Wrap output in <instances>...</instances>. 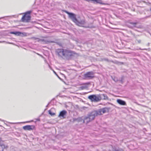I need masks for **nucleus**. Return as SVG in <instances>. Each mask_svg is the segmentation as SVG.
<instances>
[{
  "mask_svg": "<svg viewBox=\"0 0 151 151\" xmlns=\"http://www.w3.org/2000/svg\"><path fill=\"white\" fill-rule=\"evenodd\" d=\"M63 12L68 15L69 17L76 25L80 27H84V25L86 23L84 19H81L80 17H78V18L77 19L74 14L69 13L66 10H64Z\"/></svg>",
  "mask_w": 151,
  "mask_h": 151,
  "instance_id": "obj_1",
  "label": "nucleus"
},
{
  "mask_svg": "<svg viewBox=\"0 0 151 151\" xmlns=\"http://www.w3.org/2000/svg\"><path fill=\"white\" fill-rule=\"evenodd\" d=\"M57 53L58 55L62 58L68 57H71L77 54V53L74 51L63 49H58Z\"/></svg>",
  "mask_w": 151,
  "mask_h": 151,
  "instance_id": "obj_2",
  "label": "nucleus"
},
{
  "mask_svg": "<svg viewBox=\"0 0 151 151\" xmlns=\"http://www.w3.org/2000/svg\"><path fill=\"white\" fill-rule=\"evenodd\" d=\"M108 111V109L106 108H104L97 111H95L88 116L91 121L93 120L96 116L100 115Z\"/></svg>",
  "mask_w": 151,
  "mask_h": 151,
  "instance_id": "obj_3",
  "label": "nucleus"
},
{
  "mask_svg": "<svg viewBox=\"0 0 151 151\" xmlns=\"http://www.w3.org/2000/svg\"><path fill=\"white\" fill-rule=\"evenodd\" d=\"M32 11H28L25 12L24 15L22 17L21 20L22 22H29L31 19L30 14Z\"/></svg>",
  "mask_w": 151,
  "mask_h": 151,
  "instance_id": "obj_4",
  "label": "nucleus"
},
{
  "mask_svg": "<svg viewBox=\"0 0 151 151\" xmlns=\"http://www.w3.org/2000/svg\"><path fill=\"white\" fill-rule=\"evenodd\" d=\"M88 98L91 102H97L101 100V97L100 95H89Z\"/></svg>",
  "mask_w": 151,
  "mask_h": 151,
  "instance_id": "obj_5",
  "label": "nucleus"
},
{
  "mask_svg": "<svg viewBox=\"0 0 151 151\" xmlns=\"http://www.w3.org/2000/svg\"><path fill=\"white\" fill-rule=\"evenodd\" d=\"M85 79H91L94 77V73L92 72H89L86 73L84 75Z\"/></svg>",
  "mask_w": 151,
  "mask_h": 151,
  "instance_id": "obj_6",
  "label": "nucleus"
},
{
  "mask_svg": "<svg viewBox=\"0 0 151 151\" xmlns=\"http://www.w3.org/2000/svg\"><path fill=\"white\" fill-rule=\"evenodd\" d=\"M35 126L33 125H27L23 127V129L25 130H31L35 129Z\"/></svg>",
  "mask_w": 151,
  "mask_h": 151,
  "instance_id": "obj_7",
  "label": "nucleus"
},
{
  "mask_svg": "<svg viewBox=\"0 0 151 151\" xmlns=\"http://www.w3.org/2000/svg\"><path fill=\"white\" fill-rule=\"evenodd\" d=\"M8 146L4 144H0V151H5L7 150Z\"/></svg>",
  "mask_w": 151,
  "mask_h": 151,
  "instance_id": "obj_8",
  "label": "nucleus"
},
{
  "mask_svg": "<svg viewBox=\"0 0 151 151\" xmlns=\"http://www.w3.org/2000/svg\"><path fill=\"white\" fill-rule=\"evenodd\" d=\"M10 33L11 34H14L18 36H20L21 34L22 35L24 36H26L27 35V34L26 33H22L20 32H10Z\"/></svg>",
  "mask_w": 151,
  "mask_h": 151,
  "instance_id": "obj_9",
  "label": "nucleus"
},
{
  "mask_svg": "<svg viewBox=\"0 0 151 151\" xmlns=\"http://www.w3.org/2000/svg\"><path fill=\"white\" fill-rule=\"evenodd\" d=\"M67 113V112L65 110H63L60 111L59 115H58V117H62L63 119L65 118V116L66 115Z\"/></svg>",
  "mask_w": 151,
  "mask_h": 151,
  "instance_id": "obj_10",
  "label": "nucleus"
},
{
  "mask_svg": "<svg viewBox=\"0 0 151 151\" xmlns=\"http://www.w3.org/2000/svg\"><path fill=\"white\" fill-rule=\"evenodd\" d=\"M117 102L119 104L122 105H126V103L124 101L120 99H118L117 100Z\"/></svg>",
  "mask_w": 151,
  "mask_h": 151,
  "instance_id": "obj_11",
  "label": "nucleus"
},
{
  "mask_svg": "<svg viewBox=\"0 0 151 151\" xmlns=\"http://www.w3.org/2000/svg\"><path fill=\"white\" fill-rule=\"evenodd\" d=\"M91 121L88 116L85 118L83 120V122L84 123H88L89 122Z\"/></svg>",
  "mask_w": 151,
  "mask_h": 151,
  "instance_id": "obj_12",
  "label": "nucleus"
},
{
  "mask_svg": "<svg viewBox=\"0 0 151 151\" xmlns=\"http://www.w3.org/2000/svg\"><path fill=\"white\" fill-rule=\"evenodd\" d=\"M49 113L52 116H53L55 115V113L52 112L50 110L49 111Z\"/></svg>",
  "mask_w": 151,
  "mask_h": 151,
  "instance_id": "obj_13",
  "label": "nucleus"
},
{
  "mask_svg": "<svg viewBox=\"0 0 151 151\" xmlns=\"http://www.w3.org/2000/svg\"><path fill=\"white\" fill-rule=\"evenodd\" d=\"M130 24L132 25H136L137 24L136 22H131Z\"/></svg>",
  "mask_w": 151,
  "mask_h": 151,
  "instance_id": "obj_14",
  "label": "nucleus"
},
{
  "mask_svg": "<svg viewBox=\"0 0 151 151\" xmlns=\"http://www.w3.org/2000/svg\"><path fill=\"white\" fill-rule=\"evenodd\" d=\"M33 121V120H32L31 121H27V122H24V123H29L31 122H32Z\"/></svg>",
  "mask_w": 151,
  "mask_h": 151,
  "instance_id": "obj_15",
  "label": "nucleus"
},
{
  "mask_svg": "<svg viewBox=\"0 0 151 151\" xmlns=\"http://www.w3.org/2000/svg\"><path fill=\"white\" fill-rule=\"evenodd\" d=\"M102 95H103L105 97V94H102Z\"/></svg>",
  "mask_w": 151,
  "mask_h": 151,
  "instance_id": "obj_16",
  "label": "nucleus"
},
{
  "mask_svg": "<svg viewBox=\"0 0 151 151\" xmlns=\"http://www.w3.org/2000/svg\"><path fill=\"white\" fill-rule=\"evenodd\" d=\"M106 98L107 99V97L106 96Z\"/></svg>",
  "mask_w": 151,
  "mask_h": 151,
  "instance_id": "obj_17",
  "label": "nucleus"
},
{
  "mask_svg": "<svg viewBox=\"0 0 151 151\" xmlns=\"http://www.w3.org/2000/svg\"><path fill=\"white\" fill-rule=\"evenodd\" d=\"M150 11H151V8L150 9Z\"/></svg>",
  "mask_w": 151,
  "mask_h": 151,
  "instance_id": "obj_18",
  "label": "nucleus"
}]
</instances>
